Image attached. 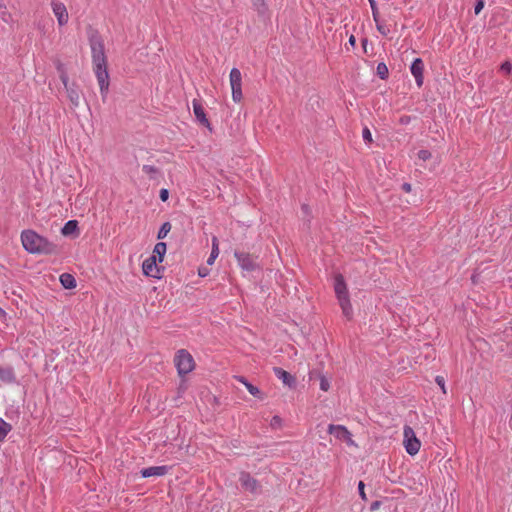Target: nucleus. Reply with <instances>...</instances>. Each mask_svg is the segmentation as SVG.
<instances>
[{"label":"nucleus","mask_w":512,"mask_h":512,"mask_svg":"<svg viewBox=\"0 0 512 512\" xmlns=\"http://www.w3.org/2000/svg\"><path fill=\"white\" fill-rule=\"evenodd\" d=\"M90 48L93 70L99 84L101 96L105 99L109 90V73L107 70V58L102 39L98 36L91 37Z\"/></svg>","instance_id":"f257e3e1"},{"label":"nucleus","mask_w":512,"mask_h":512,"mask_svg":"<svg viewBox=\"0 0 512 512\" xmlns=\"http://www.w3.org/2000/svg\"><path fill=\"white\" fill-rule=\"evenodd\" d=\"M21 242L23 248L30 254H52L56 251L54 243L33 230L22 231Z\"/></svg>","instance_id":"f03ea898"},{"label":"nucleus","mask_w":512,"mask_h":512,"mask_svg":"<svg viewBox=\"0 0 512 512\" xmlns=\"http://www.w3.org/2000/svg\"><path fill=\"white\" fill-rule=\"evenodd\" d=\"M333 286L336 298L342 310V314L347 320H351L353 317V308L350 302V296L346 282L341 274H336L334 276Z\"/></svg>","instance_id":"7ed1b4c3"},{"label":"nucleus","mask_w":512,"mask_h":512,"mask_svg":"<svg viewBox=\"0 0 512 512\" xmlns=\"http://www.w3.org/2000/svg\"><path fill=\"white\" fill-rule=\"evenodd\" d=\"M56 68L59 73V78L66 90L67 98L70 101V107L72 109L79 107L82 94L79 86L77 83L69 81L68 74L62 63L58 62Z\"/></svg>","instance_id":"20e7f679"},{"label":"nucleus","mask_w":512,"mask_h":512,"mask_svg":"<svg viewBox=\"0 0 512 512\" xmlns=\"http://www.w3.org/2000/svg\"><path fill=\"white\" fill-rule=\"evenodd\" d=\"M174 363L180 377H184L195 368V362L192 355L185 349L177 351Z\"/></svg>","instance_id":"39448f33"},{"label":"nucleus","mask_w":512,"mask_h":512,"mask_svg":"<svg viewBox=\"0 0 512 512\" xmlns=\"http://www.w3.org/2000/svg\"><path fill=\"white\" fill-rule=\"evenodd\" d=\"M403 437V443L406 452L411 456L416 455L420 450L421 442L416 437L413 428L408 425L404 426Z\"/></svg>","instance_id":"423d86ee"},{"label":"nucleus","mask_w":512,"mask_h":512,"mask_svg":"<svg viewBox=\"0 0 512 512\" xmlns=\"http://www.w3.org/2000/svg\"><path fill=\"white\" fill-rule=\"evenodd\" d=\"M229 80L232 90V99L235 103H239L243 98L241 71L236 67L232 68L230 71Z\"/></svg>","instance_id":"0eeeda50"},{"label":"nucleus","mask_w":512,"mask_h":512,"mask_svg":"<svg viewBox=\"0 0 512 512\" xmlns=\"http://www.w3.org/2000/svg\"><path fill=\"white\" fill-rule=\"evenodd\" d=\"M239 482L241 484V487L245 491L253 495H258L262 491V486L260 482L256 478H254L249 472L241 471L239 474Z\"/></svg>","instance_id":"6e6552de"},{"label":"nucleus","mask_w":512,"mask_h":512,"mask_svg":"<svg viewBox=\"0 0 512 512\" xmlns=\"http://www.w3.org/2000/svg\"><path fill=\"white\" fill-rule=\"evenodd\" d=\"M157 263L158 260L155 258V255H151L145 259L142 263L143 274L148 277L160 279L162 277L163 268H160Z\"/></svg>","instance_id":"1a4fd4ad"},{"label":"nucleus","mask_w":512,"mask_h":512,"mask_svg":"<svg viewBox=\"0 0 512 512\" xmlns=\"http://www.w3.org/2000/svg\"><path fill=\"white\" fill-rule=\"evenodd\" d=\"M410 72L413 75L418 88L424 83V62L421 58H415L410 65Z\"/></svg>","instance_id":"9d476101"},{"label":"nucleus","mask_w":512,"mask_h":512,"mask_svg":"<svg viewBox=\"0 0 512 512\" xmlns=\"http://www.w3.org/2000/svg\"><path fill=\"white\" fill-rule=\"evenodd\" d=\"M234 256L238 262V265L245 271L251 272L254 271L257 268V264L253 260L250 254L245 252H238L236 251L234 253Z\"/></svg>","instance_id":"9b49d317"},{"label":"nucleus","mask_w":512,"mask_h":512,"mask_svg":"<svg viewBox=\"0 0 512 512\" xmlns=\"http://www.w3.org/2000/svg\"><path fill=\"white\" fill-rule=\"evenodd\" d=\"M193 113L196 120L203 126L207 127L210 131L212 130L211 124L206 116L205 110L197 99L192 101Z\"/></svg>","instance_id":"f8f14e48"},{"label":"nucleus","mask_w":512,"mask_h":512,"mask_svg":"<svg viewBox=\"0 0 512 512\" xmlns=\"http://www.w3.org/2000/svg\"><path fill=\"white\" fill-rule=\"evenodd\" d=\"M252 8L261 20L264 22L270 20L271 11L267 0L252 2Z\"/></svg>","instance_id":"ddd939ff"},{"label":"nucleus","mask_w":512,"mask_h":512,"mask_svg":"<svg viewBox=\"0 0 512 512\" xmlns=\"http://www.w3.org/2000/svg\"><path fill=\"white\" fill-rule=\"evenodd\" d=\"M52 10L60 26H64L68 23V12L66 6L63 3L52 2Z\"/></svg>","instance_id":"4468645a"},{"label":"nucleus","mask_w":512,"mask_h":512,"mask_svg":"<svg viewBox=\"0 0 512 512\" xmlns=\"http://www.w3.org/2000/svg\"><path fill=\"white\" fill-rule=\"evenodd\" d=\"M169 467L166 465L162 466H151L147 468H143L140 471V474L142 478H149V477H160L164 476L168 473Z\"/></svg>","instance_id":"2eb2a0df"},{"label":"nucleus","mask_w":512,"mask_h":512,"mask_svg":"<svg viewBox=\"0 0 512 512\" xmlns=\"http://www.w3.org/2000/svg\"><path fill=\"white\" fill-rule=\"evenodd\" d=\"M328 432L339 440H346L351 437V433L342 425L330 424L328 426Z\"/></svg>","instance_id":"dca6fc26"},{"label":"nucleus","mask_w":512,"mask_h":512,"mask_svg":"<svg viewBox=\"0 0 512 512\" xmlns=\"http://www.w3.org/2000/svg\"><path fill=\"white\" fill-rule=\"evenodd\" d=\"M0 380L6 384H15L17 380L14 369L11 366H0Z\"/></svg>","instance_id":"f3484780"},{"label":"nucleus","mask_w":512,"mask_h":512,"mask_svg":"<svg viewBox=\"0 0 512 512\" xmlns=\"http://www.w3.org/2000/svg\"><path fill=\"white\" fill-rule=\"evenodd\" d=\"M274 374L280 379L285 385L292 387L295 384V378L287 371L280 367H274Z\"/></svg>","instance_id":"a211bd4d"},{"label":"nucleus","mask_w":512,"mask_h":512,"mask_svg":"<svg viewBox=\"0 0 512 512\" xmlns=\"http://www.w3.org/2000/svg\"><path fill=\"white\" fill-rule=\"evenodd\" d=\"M167 251V245L164 242H158L154 246L152 255H155V258H157L158 262L161 263L164 260V256Z\"/></svg>","instance_id":"6ab92c4d"},{"label":"nucleus","mask_w":512,"mask_h":512,"mask_svg":"<svg viewBox=\"0 0 512 512\" xmlns=\"http://www.w3.org/2000/svg\"><path fill=\"white\" fill-rule=\"evenodd\" d=\"M60 283L65 289H73L76 287V280L73 275L63 273L60 275Z\"/></svg>","instance_id":"aec40b11"},{"label":"nucleus","mask_w":512,"mask_h":512,"mask_svg":"<svg viewBox=\"0 0 512 512\" xmlns=\"http://www.w3.org/2000/svg\"><path fill=\"white\" fill-rule=\"evenodd\" d=\"M78 230V222L76 220L67 221L61 229L64 236H69Z\"/></svg>","instance_id":"412c9836"},{"label":"nucleus","mask_w":512,"mask_h":512,"mask_svg":"<svg viewBox=\"0 0 512 512\" xmlns=\"http://www.w3.org/2000/svg\"><path fill=\"white\" fill-rule=\"evenodd\" d=\"M239 382L243 383L245 385V387L247 388V390L249 391V393L251 395H253L254 397H259L260 394H261V391L258 387L254 386L253 384H251L250 382H248L244 377H239L238 378Z\"/></svg>","instance_id":"4be33fe9"},{"label":"nucleus","mask_w":512,"mask_h":512,"mask_svg":"<svg viewBox=\"0 0 512 512\" xmlns=\"http://www.w3.org/2000/svg\"><path fill=\"white\" fill-rule=\"evenodd\" d=\"M12 430V425L0 418V442L4 441L8 433Z\"/></svg>","instance_id":"5701e85b"},{"label":"nucleus","mask_w":512,"mask_h":512,"mask_svg":"<svg viewBox=\"0 0 512 512\" xmlns=\"http://www.w3.org/2000/svg\"><path fill=\"white\" fill-rule=\"evenodd\" d=\"M376 73L381 80H386L389 76L387 65L384 62H379L376 67Z\"/></svg>","instance_id":"b1692460"},{"label":"nucleus","mask_w":512,"mask_h":512,"mask_svg":"<svg viewBox=\"0 0 512 512\" xmlns=\"http://www.w3.org/2000/svg\"><path fill=\"white\" fill-rule=\"evenodd\" d=\"M374 22H375L377 31L381 35H383V36H388L389 35L390 29L382 20H380V17L374 19Z\"/></svg>","instance_id":"393cba45"},{"label":"nucleus","mask_w":512,"mask_h":512,"mask_svg":"<svg viewBox=\"0 0 512 512\" xmlns=\"http://www.w3.org/2000/svg\"><path fill=\"white\" fill-rule=\"evenodd\" d=\"M142 171L149 175L151 179L156 178V176L159 174V169L153 165H143Z\"/></svg>","instance_id":"a878e982"},{"label":"nucleus","mask_w":512,"mask_h":512,"mask_svg":"<svg viewBox=\"0 0 512 512\" xmlns=\"http://www.w3.org/2000/svg\"><path fill=\"white\" fill-rule=\"evenodd\" d=\"M212 251H211V254L207 260V263L209 265H211L214 260L217 258L218 254H219V249H218V244H217V239L216 238H213V241H212Z\"/></svg>","instance_id":"bb28decb"},{"label":"nucleus","mask_w":512,"mask_h":512,"mask_svg":"<svg viewBox=\"0 0 512 512\" xmlns=\"http://www.w3.org/2000/svg\"><path fill=\"white\" fill-rule=\"evenodd\" d=\"M170 230H171V224H170V222H164V223L161 225V227H160V229H159V231H158V233H157V238H158L159 240H160V239H164V238L167 236V234L170 232Z\"/></svg>","instance_id":"cd10ccee"},{"label":"nucleus","mask_w":512,"mask_h":512,"mask_svg":"<svg viewBox=\"0 0 512 512\" xmlns=\"http://www.w3.org/2000/svg\"><path fill=\"white\" fill-rule=\"evenodd\" d=\"M187 388H188L187 381L184 377H182V379L179 383L178 389H177L178 397H182L183 394L186 392Z\"/></svg>","instance_id":"c85d7f7f"},{"label":"nucleus","mask_w":512,"mask_h":512,"mask_svg":"<svg viewBox=\"0 0 512 512\" xmlns=\"http://www.w3.org/2000/svg\"><path fill=\"white\" fill-rule=\"evenodd\" d=\"M417 156L420 160L426 161L431 158V152L427 149H421L418 151Z\"/></svg>","instance_id":"c756f323"},{"label":"nucleus","mask_w":512,"mask_h":512,"mask_svg":"<svg viewBox=\"0 0 512 512\" xmlns=\"http://www.w3.org/2000/svg\"><path fill=\"white\" fill-rule=\"evenodd\" d=\"M368 1H369V4H370V7H371L373 20L378 18V17H380L376 1L375 0H368Z\"/></svg>","instance_id":"7c9ffc66"},{"label":"nucleus","mask_w":512,"mask_h":512,"mask_svg":"<svg viewBox=\"0 0 512 512\" xmlns=\"http://www.w3.org/2000/svg\"><path fill=\"white\" fill-rule=\"evenodd\" d=\"M364 488H365V484L363 481H359L358 483V492H359V495L361 497V499L363 501H366L367 500V496H366V493L364 491Z\"/></svg>","instance_id":"2f4dec72"},{"label":"nucleus","mask_w":512,"mask_h":512,"mask_svg":"<svg viewBox=\"0 0 512 512\" xmlns=\"http://www.w3.org/2000/svg\"><path fill=\"white\" fill-rule=\"evenodd\" d=\"M362 136H363V139H364L365 142H367V143L372 142V134H371L370 130L367 127H365L363 129Z\"/></svg>","instance_id":"473e14b6"},{"label":"nucleus","mask_w":512,"mask_h":512,"mask_svg":"<svg viewBox=\"0 0 512 512\" xmlns=\"http://www.w3.org/2000/svg\"><path fill=\"white\" fill-rule=\"evenodd\" d=\"M329 388H330V384H329L328 380L324 376H322L320 378V389L322 391H328Z\"/></svg>","instance_id":"72a5a7b5"},{"label":"nucleus","mask_w":512,"mask_h":512,"mask_svg":"<svg viewBox=\"0 0 512 512\" xmlns=\"http://www.w3.org/2000/svg\"><path fill=\"white\" fill-rule=\"evenodd\" d=\"M435 381L438 384V386L441 388L442 392L445 394L446 393V387H445V380H444V378L442 376H436Z\"/></svg>","instance_id":"f704fd0d"},{"label":"nucleus","mask_w":512,"mask_h":512,"mask_svg":"<svg viewBox=\"0 0 512 512\" xmlns=\"http://www.w3.org/2000/svg\"><path fill=\"white\" fill-rule=\"evenodd\" d=\"M483 8H484V0H477L476 5L474 7L475 14L478 15L482 11Z\"/></svg>","instance_id":"c9c22d12"},{"label":"nucleus","mask_w":512,"mask_h":512,"mask_svg":"<svg viewBox=\"0 0 512 512\" xmlns=\"http://www.w3.org/2000/svg\"><path fill=\"white\" fill-rule=\"evenodd\" d=\"M501 71L509 74L512 70V64L508 61L504 62L501 67H500Z\"/></svg>","instance_id":"e433bc0d"},{"label":"nucleus","mask_w":512,"mask_h":512,"mask_svg":"<svg viewBox=\"0 0 512 512\" xmlns=\"http://www.w3.org/2000/svg\"><path fill=\"white\" fill-rule=\"evenodd\" d=\"M159 197L163 202L166 201L169 197V191L166 188L161 189L159 192Z\"/></svg>","instance_id":"4c0bfd02"},{"label":"nucleus","mask_w":512,"mask_h":512,"mask_svg":"<svg viewBox=\"0 0 512 512\" xmlns=\"http://www.w3.org/2000/svg\"><path fill=\"white\" fill-rule=\"evenodd\" d=\"M1 19L4 21V22H9L10 19H11V14L8 13L7 11H2L1 12Z\"/></svg>","instance_id":"58836bf2"},{"label":"nucleus","mask_w":512,"mask_h":512,"mask_svg":"<svg viewBox=\"0 0 512 512\" xmlns=\"http://www.w3.org/2000/svg\"><path fill=\"white\" fill-rule=\"evenodd\" d=\"M281 424V418L279 416H274L271 420V426L276 427Z\"/></svg>","instance_id":"ea45409f"},{"label":"nucleus","mask_w":512,"mask_h":512,"mask_svg":"<svg viewBox=\"0 0 512 512\" xmlns=\"http://www.w3.org/2000/svg\"><path fill=\"white\" fill-rule=\"evenodd\" d=\"M380 506H381V502H380V501H374V502H372V504H371V506H370V510H371V511H375V510H377Z\"/></svg>","instance_id":"a19ab883"},{"label":"nucleus","mask_w":512,"mask_h":512,"mask_svg":"<svg viewBox=\"0 0 512 512\" xmlns=\"http://www.w3.org/2000/svg\"><path fill=\"white\" fill-rule=\"evenodd\" d=\"M402 188H403V190H404V191H406V192H410V191H411V185H410L409 183H404V184L402 185Z\"/></svg>","instance_id":"79ce46f5"},{"label":"nucleus","mask_w":512,"mask_h":512,"mask_svg":"<svg viewBox=\"0 0 512 512\" xmlns=\"http://www.w3.org/2000/svg\"><path fill=\"white\" fill-rule=\"evenodd\" d=\"M355 42H356L355 37H354L353 35H352V36H350V38H349V43H350L352 46H354V45H355Z\"/></svg>","instance_id":"37998d69"},{"label":"nucleus","mask_w":512,"mask_h":512,"mask_svg":"<svg viewBox=\"0 0 512 512\" xmlns=\"http://www.w3.org/2000/svg\"><path fill=\"white\" fill-rule=\"evenodd\" d=\"M308 209H309L308 205H306V204L302 205V210L304 211V213H308Z\"/></svg>","instance_id":"c03bdc74"},{"label":"nucleus","mask_w":512,"mask_h":512,"mask_svg":"<svg viewBox=\"0 0 512 512\" xmlns=\"http://www.w3.org/2000/svg\"><path fill=\"white\" fill-rule=\"evenodd\" d=\"M0 315H5V311L0 307Z\"/></svg>","instance_id":"a18cd8bd"}]
</instances>
